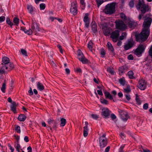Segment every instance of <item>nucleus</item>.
<instances>
[{"mask_svg": "<svg viewBox=\"0 0 152 152\" xmlns=\"http://www.w3.org/2000/svg\"><path fill=\"white\" fill-rule=\"evenodd\" d=\"M152 21L151 18H148L146 19L143 23V29L140 33L137 32L134 33L135 38H148L150 34L149 27Z\"/></svg>", "mask_w": 152, "mask_h": 152, "instance_id": "nucleus-1", "label": "nucleus"}, {"mask_svg": "<svg viewBox=\"0 0 152 152\" xmlns=\"http://www.w3.org/2000/svg\"><path fill=\"white\" fill-rule=\"evenodd\" d=\"M138 4L136 5V7L137 10L140 9L142 13L145 14L146 12L149 10L148 6L144 4L143 0H139Z\"/></svg>", "mask_w": 152, "mask_h": 152, "instance_id": "nucleus-2", "label": "nucleus"}, {"mask_svg": "<svg viewBox=\"0 0 152 152\" xmlns=\"http://www.w3.org/2000/svg\"><path fill=\"white\" fill-rule=\"evenodd\" d=\"M115 4L114 3L108 4L105 6L104 11L106 14H111L115 12Z\"/></svg>", "mask_w": 152, "mask_h": 152, "instance_id": "nucleus-3", "label": "nucleus"}, {"mask_svg": "<svg viewBox=\"0 0 152 152\" xmlns=\"http://www.w3.org/2000/svg\"><path fill=\"white\" fill-rule=\"evenodd\" d=\"M99 146L101 148H103L105 147L107 145V142L106 135L104 134L102 136L99 137Z\"/></svg>", "mask_w": 152, "mask_h": 152, "instance_id": "nucleus-4", "label": "nucleus"}, {"mask_svg": "<svg viewBox=\"0 0 152 152\" xmlns=\"http://www.w3.org/2000/svg\"><path fill=\"white\" fill-rule=\"evenodd\" d=\"M145 48V47L143 45L140 44L135 50L134 53L135 55L139 57L144 51Z\"/></svg>", "mask_w": 152, "mask_h": 152, "instance_id": "nucleus-5", "label": "nucleus"}, {"mask_svg": "<svg viewBox=\"0 0 152 152\" xmlns=\"http://www.w3.org/2000/svg\"><path fill=\"white\" fill-rule=\"evenodd\" d=\"M137 86L141 90H144L146 88V82L144 79H140L138 81Z\"/></svg>", "mask_w": 152, "mask_h": 152, "instance_id": "nucleus-6", "label": "nucleus"}, {"mask_svg": "<svg viewBox=\"0 0 152 152\" xmlns=\"http://www.w3.org/2000/svg\"><path fill=\"white\" fill-rule=\"evenodd\" d=\"M116 28L119 29L124 30L126 27V25L122 20H118L115 21Z\"/></svg>", "mask_w": 152, "mask_h": 152, "instance_id": "nucleus-7", "label": "nucleus"}, {"mask_svg": "<svg viewBox=\"0 0 152 152\" xmlns=\"http://www.w3.org/2000/svg\"><path fill=\"white\" fill-rule=\"evenodd\" d=\"M118 112L119 113L122 119L124 121H126L129 117L128 113L121 110H119Z\"/></svg>", "mask_w": 152, "mask_h": 152, "instance_id": "nucleus-8", "label": "nucleus"}, {"mask_svg": "<svg viewBox=\"0 0 152 152\" xmlns=\"http://www.w3.org/2000/svg\"><path fill=\"white\" fill-rule=\"evenodd\" d=\"M70 12L74 15H75L77 13L76 2H73L72 3L71 7L70 9Z\"/></svg>", "mask_w": 152, "mask_h": 152, "instance_id": "nucleus-9", "label": "nucleus"}, {"mask_svg": "<svg viewBox=\"0 0 152 152\" xmlns=\"http://www.w3.org/2000/svg\"><path fill=\"white\" fill-rule=\"evenodd\" d=\"M2 63L0 65H2L3 67L5 68L6 69H8V64L10 62V60L9 58L6 57H3L2 59Z\"/></svg>", "mask_w": 152, "mask_h": 152, "instance_id": "nucleus-10", "label": "nucleus"}, {"mask_svg": "<svg viewBox=\"0 0 152 152\" xmlns=\"http://www.w3.org/2000/svg\"><path fill=\"white\" fill-rule=\"evenodd\" d=\"M102 115L104 117V118H107L110 115V111L106 107L102 108Z\"/></svg>", "mask_w": 152, "mask_h": 152, "instance_id": "nucleus-11", "label": "nucleus"}, {"mask_svg": "<svg viewBox=\"0 0 152 152\" xmlns=\"http://www.w3.org/2000/svg\"><path fill=\"white\" fill-rule=\"evenodd\" d=\"M47 122L49 126H51L52 124H53V128L55 130H56L57 123L56 121L51 118H49Z\"/></svg>", "mask_w": 152, "mask_h": 152, "instance_id": "nucleus-12", "label": "nucleus"}, {"mask_svg": "<svg viewBox=\"0 0 152 152\" xmlns=\"http://www.w3.org/2000/svg\"><path fill=\"white\" fill-rule=\"evenodd\" d=\"M31 29L32 30V31L36 32L39 31L40 30V28L39 27L37 24L35 22H33Z\"/></svg>", "mask_w": 152, "mask_h": 152, "instance_id": "nucleus-13", "label": "nucleus"}, {"mask_svg": "<svg viewBox=\"0 0 152 152\" xmlns=\"http://www.w3.org/2000/svg\"><path fill=\"white\" fill-rule=\"evenodd\" d=\"M102 28L103 30L104 34L105 35H109L111 29L110 28H108L107 26H104L103 25H102Z\"/></svg>", "mask_w": 152, "mask_h": 152, "instance_id": "nucleus-14", "label": "nucleus"}, {"mask_svg": "<svg viewBox=\"0 0 152 152\" xmlns=\"http://www.w3.org/2000/svg\"><path fill=\"white\" fill-rule=\"evenodd\" d=\"M134 45V42L133 40L129 41L128 43L124 45V49L126 50H127L132 47Z\"/></svg>", "mask_w": 152, "mask_h": 152, "instance_id": "nucleus-15", "label": "nucleus"}, {"mask_svg": "<svg viewBox=\"0 0 152 152\" xmlns=\"http://www.w3.org/2000/svg\"><path fill=\"white\" fill-rule=\"evenodd\" d=\"M85 126L83 127V136L84 137H86L87 136L88 134V122L85 121Z\"/></svg>", "mask_w": 152, "mask_h": 152, "instance_id": "nucleus-16", "label": "nucleus"}, {"mask_svg": "<svg viewBox=\"0 0 152 152\" xmlns=\"http://www.w3.org/2000/svg\"><path fill=\"white\" fill-rule=\"evenodd\" d=\"M83 21L85 23V26L87 28H88L89 26V22L88 18V14H86L84 18Z\"/></svg>", "mask_w": 152, "mask_h": 152, "instance_id": "nucleus-17", "label": "nucleus"}, {"mask_svg": "<svg viewBox=\"0 0 152 152\" xmlns=\"http://www.w3.org/2000/svg\"><path fill=\"white\" fill-rule=\"evenodd\" d=\"M119 36V31L118 30L114 31L111 34V38H118Z\"/></svg>", "mask_w": 152, "mask_h": 152, "instance_id": "nucleus-18", "label": "nucleus"}, {"mask_svg": "<svg viewBox=\"0 0 152 152\" xmlns=\"http://www.w3.org/2000/svg\"><path fill=\"white\" fill-rule=\"evenodd\" d=\"M16 103L15 102H12V105L10 106L11 110L15 113L16 112Z\"/></svg>", "mask_w": 152, "mask_h": 152, "instance_id": "nucleus-19", "label": "nucleus"}, {"mask_svg": "<svg viewBox=\"0 0 152 152\" xmlns=\"http://www.w3.org/2000/svg\"><path fill=\"white\" fill-rule=\"evenodd\" d=\"M37 89L40 91H42L44 89V86L40 82H39L37 84Z\"/></svg>", "mask_w": 152, "mask_h": 152, "instance_id": "nucleus-20", "label": "nucleus"}, {"mask_svg": "<svg viewBox=\"0 0 152 152\" xmlns=\"http://www.w3.org/2000/svg\"><path fill=\"white\" fill-rule=\"evenodd\" d=\"M27 9L30 13L31 14H33L34 8L32 5L29 4L27 5Z\"/></svg>", "mask_w": 152, "mask_h": 152, "instance_id": "nucleus-21", "label": "nucleus"}, {"mask_svg": "<svg viewBox=\"0 0 152 152\" xmlns=\"http://www.w3.org/2000/svg\"><path fill=\"white\" fill-rule=\"evenodd\" d=\"M92 29L94 32L95 33L97 31V26L96 23L95 22H92L91 23Z\"/></svg>", "mask_w": 152, "mask_h": 152, "instance_id": "nucleus-22", "label": "nucleus"}, {"mask_svg": "<svg viewBox=\"0 0 152 152\" xmlns=\"http://www.w3.org/2000/svg\"><path fill=\"white\" fill-rule=\"evenodd\" d=\"M26 117L24 114H20L18 118V120L20 121H23L26 119Z\"/></svg>", "mask_w": 152, "mask_h": 152, "instance_id": "nucleus-23", "label": "nucleus"}, {"mask_svg": "<svg viewBox=\"0 0 152 152\" xmlns=\"http://www.w3.org/2000/svg\"><path fill=\"white\" fill-rule=\"evenodd\" d=\"M107 46L109 50L112 52L113 53L114 49L111 44L110 42H107Z\"/></svg>", "mask_w": 152, "mask_h": 152, "instance_id": "nucleus-24", "label": "nucleus"}, {"mask_svg": "<svg viewBox=\"0 0 152 152\" xmlns=\"http://www.w3.org/2000/svg\"><path fill=\"white\" fill-rule=\"evenodd\" d=\"M104 94L106 98H109L111 100L113 99V96L109 92L107 91H105Z\"/></svg>", "mask_w": 152, "mask_h": 152, "instance_id": "nucleus-25", "label": "nucleus"}, {"mask_svg": "<svg viewBox=\"0 0 152 152\" xmlns=\"http://www.w3.org/2000/svg\"><path fill=\"white\" fill-rule=\"evenodd\" d=\"M5 68L3 67V65H0V75L5 73Z\"/></svg>", "mask_w": 152, "mask_h": 152, "instance_id": "nucleus-26", "label": "nucleus"}, {"mask_svg": "<svg viewBox=\"0 0 152 152\" xmlns=\"http://www.w3.org/2000/svg\"><path fill=\"white\" fill-rule=\"evenodd\" d=\"M6 88V81L4 80V82L2 84V87L1 88V90L4 93L5 92V90Z\"/></svg>", "mask_w": 152, "mask_h": 152, "instance_id": "nucleus-27", "label": "nucleus"}, {"mask_svg": "<svg viewBox=\"0 0 152 152\" xmlns=\"http://www.w3.org/2000/svg\"><path fill=\"white\" fill-rule=\"evenodd\" d=\"M61 123L60 126H64L66 124V120L64 118H61L60 120Z\"/></svg>", "mask_w": 152, "mask_h": 152, "instance_id": "nucleus-28", "label": "nucleus"}, {"mask_svg": "<svg viewBox=\"0 0 152 152\" xmlns=\"http://www.w3.org/2000/svg\"><path fill=\"white\" fill-rule=\"evenodd\" d=\"M23 31L26 34L28 35H31L33 33L31 29H29L28 30L24 29Z\"/></svg>", "mask_w": 152, "mask_h": 152, "instance_id": "nucleus-29", "label": "nucleus"}, {"mask_svg": "<svg viewBox=\"0 0 152 152\" xmlns=\"http://www.w3.org/2000/svg\"><path fill=\"white\" fill-rule=\"evenodd\" d=\"M93 44H93V43L91 41H90L88 44V47L89 50L91 51H92L93 48L92 45Z\"/></svg>", "mask_w": 152, "mask_h": 152, "instance_id": "nucleus-30", "label": "nucleus"}, {"mask_svg": "<svg viewBox=\"0 0 152 152\" xmlns=\"http://www.w3.org/2000/svg\"><path fill=\"white\" fill-rule=\"evenodd\" d=\"M19 19L17 17H15L13 19V22L14 24L18 26L19 23Z\"/></svg>", "mask_w": 152, "mask_h": 152, "instance_id": "nucleus-31", "label": "nucleus"}, {"mask_svg": "<svg viewBox=\"0 0 152 152\" xmlns=\"http://www.w3.org/2000/svg\"><path fill=\"white\" fill-rule=\"evenodd\" d=\"M136 101L137 104L139 105H140L141 104V101L140 100L139 97L138 96V94H136Z\"/></svg>", "mask_w": 152, "mask_h": 152, "instance_id": "nucleus-32", "label": "nucleus"}, {"mask_svg": "<svg viewBox=\"0 0 152 152\" xmlns=\"http://www.w3.org/2000/svg\"><path fill=\"white\" fill-rule=\"evenodd\" d=\"M119 82L123 86H124L126 83V81L124 78H120L119 80Z\"/></svg>", "mask_w": 152, "mask_h": 152, "instance_id": "nucleus-33", "label": "nucleus"}, {"mask_svg": "<svg viewBox=\"0 0 152 152\" xmlns=\"http://www.w3.org/2000/svg\"><path fill=\"white\" fill-rule=\"evenodd\" d=\"M100 101L102 104H108V101L103 98H100Z\"/></svg>", "mask_w": 152, "mask_h": 152, "instance_id": "nucleus-34", "label": "nucleus"}, {"mask_svg": "<svg viewBox=\"0 0 152 152\" xmlns=\"http://www.w3.org/2000/svg\"><path fill=\"white\" fill-rule=\"evenodd\" d=\"M128 74L129 77L130 79H133L134 78V77L133 76L134 73L132 71H129L128 72Z\"/></svg>", "mask_w": 152, "mask_h": 152, "instance_id": "nucleus-35", "label": "nucleus"}, {"mask_svg": "<svg viewBox=\"0 0 152 152\" xmlns=\"http://www.w3.org/2000/svg\"><path fill=\"white\" fill-rule=\"evenodd\" d=\"M80 61H81L83 64H87L89 62L88 60L85 57H84Z\"/></svg>", "mask_w": 152, "mask_h": 152, "instance_id": "nucleus-36", "label": "nucleus"}, {"mask_svg": "<svg viewBox=\"0 0 152 152\" xmlns=\"http://www.w3.org/2000/svg\"><path fill=\"white\" fill-rule=\"evenodd\" d=\"M6 22L11 27H12L13 25V23L10 21L9 18L8 17L7 18Z\"/></svg>", "mask_w": 152, "mask_h": 152, "instance_id": "nucleus-37", "label": "nucleus"}, {"mask_svg": "<svg viewBox=\"0 0 152 152\" xmlns=\"http://www.w3.org/2000/svg\"><path fill=\"white\" fill-rule=\"evenodd\" d=\"M131 91L130 88L129 86H128L126 88L124 89V92L127 93L130 92Z\"/></svg>", "mask_w": 152, "mask_h": 152, "instance_id": "nucleus-38", "label": "nucleus"}, {"mask_svg": "<svg viewBox=\"0 0 152 152\" xmlns=\"http://www.w3.org/2000/svg\"><path fill=\"white\" fill-rule=\"evenodd\" d=\"M96 1L98 7L104 2L103 0H96Z\"/></svg>", "mask_w": 152, "mask_h": 152, "instance_id": "nucleus-39", "label": "nucleus"}, {"mask_svg": "<svg viewBox=\"0 0 152 152\" xmlns=\"http://www.w3.org/2000/svg\"><path fill=\"white\" fill-rule=\"evenodd\" d=\"M21 52L23 55L26 56H28L27 51L26 50L23 49H21Z\"/></svg>", "mask_w": 152, "mask_h": 152, "instance_id": "nucleus-40", "label": "nucleus"}, {"mask_svg": "<svg viewBox=\"0 0 152 152\" xmlns=\"http://www.w3.org/2000/svg\"><path fill=\"white\" fill-rule=\"evenodd\" d=\"M20 126L18 125L15 126V130L18 133H20Z\"/></svg>", "mask_w": 152, "mask_h": 152, "instance_id": "nucleus-41", "label": "nucleus"}, {"mask_svg": "<svg viewBox=\"0 0 152 152\" xmlns=\"http://www.w3.org/2000/svg\"><path fill=\"white\" fill-rule=\"evenodd\" d=\"M15 147L18 152H20L19 149L21 148V147L19 142H17L16 144L15 145Z\"/></svg>", "mask_w": 152, "mask_h": 152, "instance_id": "nucleus-42", "label": "nucleus"}, {"mask_svg": "<svg viewBox=\"0 0 152 152\" xmlns=\"http://www.w3.org/2000/svg\"><path fill=\"white\" fill-rule=\"evenodd\" d=\"M107 71L109 72L111 75H114V72L113 70L110 67L108 68L107 69Z\"/></svg>", "mask_w": 152, "mask_h": 152, "instance_id": "nucleus-43", "label": "nucleus"}, {"mask_svg": "<svg viewBox=\"0 0 152 152\" xmlns=\"http://www.w3.org/2000/svg\"><path fill=\"white\" fill-rule=\"evenodd\" d=\"M91 116L93 119L95 120H97L99 118L98 115L96 114H91Z\"/></svg>", "mask_w": 152, "mask_h": 152, "instance_id": "nucleus-44", "label": "nucleus"}, {"mask_svg": "<svg viewBox=\"0 0 152 152\" xmlns=\"http://www.w3.org/2000/svg\"><path fill=\"white\" fill-rule=\"evenodd\" d=\"M134 23H135L134 22L130 21L128 23V24L130 28H132L134 26Z\"/></svg>", "mask_w": 152, "mask_h": 152, "instance_id": "nucleus-45", "label": "nucleus"}, {"mask_svg": "<svg viewBox=\"0 0 152 152\" xmlns=\"http://www.w3.org/2000/svg\"><path fill=\"white\" fill-rule=\"evenodd\" d=\"M120 15L121 18L123 20H126V17L125 15L123 13H121L120 14Z\"/></svg>", "mask_w": 152, "mask_h": 152, "instance_id": "nucleus-46", "label": "nucleus"}, {"mask_svg": "<svg viewBox=\"0 0 152 152\" xmlns=\"http://www.w3.org/2000/svg\"><path fill=\"white\" fill-rule=\"evenodd\" d=\"M136 41L141 43L144 42L147 39H136Z\"/></svg>", "mask_w": 152, "mask_h": 152, "instance_id": "nucleus-47", "label": "nucleus"}, {"mask_svg": "<svg viewBox=\"0 0 152 152\" xmlns=\"http://www.w3.org/2000/svg\"><path fill=\"white\" fill-rule=\"evenodd\" d=\"M9 63V66L10 67L9 69L10 70H12L14 67V65L12 63L10 62Z\"/></svg>", "mask_w": 152, "mask_h": 152, "instance_id": "nucleus-48", "label": "nucleus"}, {"mask_svg": "<svg viewBox=\"0 0 152 152\" xmlns=\"http://www.w3.org/2000/svg\"><path fill=\"white\" fill-rule=\"evenodd\" d=\"M45 6L44 4H40V10H43L45 8Z\"/></svg>", "mask_w": 152, "mask_h": 152, "instance_id": "nucleus-49", "label": "nucleus"}, {"mask_svg": "<svg viewBox=\"0 0 152 152\" xmlns=\"http://www.w3.org/2000/svg\"><path fill=\"white\" fill-rule=\"evenodd\" d=\"M126 37V34L125 32H123L122 33L121 35L119 38H124Z\"/></svg>", "mask_w": 152, "mask_h": 152, "instance_id": "nucleus-50", "label": "nucleus"}, {"mask_svg": "<svg viewBox=\"0 0 152 152\" xmlns=\"http://www.w3.org/2000/svg\"><path fill=\"white\" fill-rule=\"evenodd\" d=\"M84 57H85V56L83 54H81V55L78 56V58L79 60L80 61Z\"/></svg>", "mask_w": 152, "mask_h": 152, "instance_id": "nucleus-51", "label": "nucleus"}, {"mask_svg": "<svg viewBox=\"0 0 152 152\" xmlns=\"http://www.w3.org/2000/svg\"><path fill=\"white\" fill-rule=\"evenodd\" d=\"M148 52L149 55L152 58V45L149 50Z\"/></svg>", "mask_w": 152, "mask_h": 152, "instance_id": "nucleus-52", "label": "nucleus"}, {"mask_svg": "<svg viewBox=\"0 0 152 152\" xmlns=\"http://www.w3.org/2000/svg\"><path fill=\"white\" fill-rule=\"evenodd\" d=\"M57 47L59 48V49L60 51V52L61 53H63V50L61 47V46L60 45H57Z\"/></svg>", "mask_w": 152, "mask_h": 152, "instance_id": "nucleus-53", "label": "nucleus"}, {"mask_svg": "<svg viewBox=\"0 0 152 152\" xmlns=\"http://www.w3.org/2000/svg\"><path fill=\"white\" fill-rule=\"evenodd\" d=\"M126 98L128 100H129L131 99L130 95L129 94H125Z\"/></svg>", "mask_w": 152, "mask_h": 152, "instance_id": "nucleus-54", "label": "nucleus"}, {"mask_svg": "<svg viewBox=\"0 0 152 152\" xmlns=\"http://www.w3.org/2000/svg\"><path fill=\"white\" fill-rule=\"evenodd\" d=\"M5 17L3 16L0 17V23L3 22L5 20Z\"/></svg>", "mask_w": 152, "mask_h": 152, "instance_id": "nucleus-55", "label": "nucleus"}, {"mask_svg": "<svg viewBox=\"0 0 152 152\" xmlns=\"http://www.w3.org/2000/svg\"><path fill=\"white\" fill-rule=\"evenodd\" d=\"M124 39H119L120 40H118V42L117 43V45L118 46H119L121 45V44L122 42L121 41V40H122Z\"/></svg>", "mask_w": 152, "mask_h": 152, "instance_id": "nucleus-56", "label": "nucleus"}, {"mask_svg": "<svg viewBox=\"0 0 152 152\" xmlns=\"http://www.w3.org/2000/svg\"><path fill=\"white\" fill-rule=\"evenodd\" d=\"M129 5L131 7H132L134 6V2L133 1H131L129 3Z\"/></svg>", "mask_w": 152, "mask_h": 152, "instance_id": "nucleus-57", "label": "nucleus"}, {"mask_svg": "<svg viewBox=\"0 0 152 152\" xmlns=\"http://www.w3.org/2000/svg\"><path fill=\"white\" fill-rule=\"evenodd\" d=\"M148 108V104L147 103L145 104L143 106V108L145 110L147 109Z\"/></svg>", "mask_w": 152, "mask_h": 152, "instance_id": "nucleus-58", "label": "nucleus"}, {"mask_svg": "<svg viewBox=\"0 0 152 152\" xmlns=\"http://www.w3.org/2000/svg\"><path fill=\"white\" fill-rule=\"evenodd\" d=\"M28 92L29 95H32L33 94V93L32 90V89L31 87L30 88V90L28 91Z\"/></svg>", "mask_w": 152, "mask_h": 152, "instance_id": "nucleus-59", "label": "nucleus"}, {"mask_svg": "<svg viewBox=\"0 0 152 152\" xmlns=\"http://www.w3.org/2000/svg\"><path fill=\"white\" fill-rule=\"evenodd\" d=\"M100 53L103 56H104L105 54V52L104 50L103 49H102L101 50Z\"/></svg>", "mask_w": 152, "mask_h": 152, "instance_id": "nucleus-60", "label": "nucleus"}, {"mask_svg": "<svg viewBox=\"0 0 152 152\" xmlns=\"http://www.w3.org/2000/svg\"><path fill=\"white\" fill-rule=\"evenodd\" d=\"M128 58L129 60H132L133 59V57L132 55H130L128 56Z\"/></svg>", "mask_w": 152, "mask_h": 152, "instance_id": "nucleus-61", "label": "nucleus"}, {"mask_svg": "<svg viewBox=\"0 0 152 152\" xmlns=\"http://www.w3.org/2000/svg\"><path fill=\"white\" fill-rule=\"evenodd\" d=\"M111 118L112 119H114L116 118V117L114 114H112L111 115Z\"/></svg>", "mask_w": 152, "mask_h": 152, "instance_id": "nucleus-62", "label": "nucleus"}, {"mask_svg": "<svg viewBox=\"0 0 152 152\" xmlns=\"http://www.w3.org/2000/svg\"><path fill=\"white\" fill-rule=\"evenodd\" d=\"M97 92L98 94H99V95L101 96L103 95V93L101 90H97Z\"/></svg>", "mask_w": 152, "mask_h": 152, "instance_id": "nucleus-63", "label": "nucleus"}, {"mask_svg": "<svg viewBox=\"0 0 152 152\" xmlns=\"http://www.w3.org/2000/svg\"><path fill=\"white\" fill-rule=\"evenodd\" d=\"M124 145L122 146L120 148V151L119 152H124L123 149L124 148Z\"/></svg>", "mask_w": 152, "mask_h": 152, "instance_id": "nucleus-64", "label": "nucleus"}]
</instances>
